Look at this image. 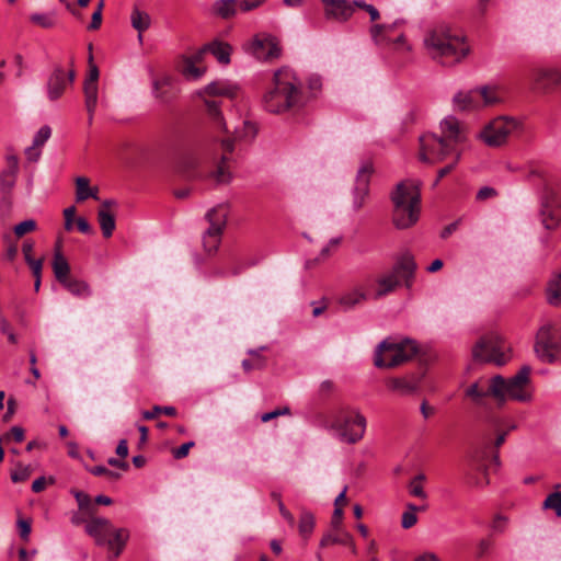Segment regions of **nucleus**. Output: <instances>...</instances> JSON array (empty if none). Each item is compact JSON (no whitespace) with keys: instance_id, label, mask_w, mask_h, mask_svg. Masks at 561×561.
Segmentation results:
<instances>
[{"instance_id":"60","label":"nucleus","mask_w":561,"mask_h":561,"mask_svg":"<svg viewBox=\"0 0 561 561\" xmlns=\"http://www.w3.org/2000/svg\"><path fill=\"white\" fill-rule=\"evenodd\" d=\"M35 278H39L42 275L43 260H33L27 263Z\"/></svg>"},{"instance_id":"23","label":"nucleus","mask_w":561,"mask_h":561,"mask_svg":"<svg viewBox=\"0 0 561 561\" xmlns=\"http://www.w3.org/2000/svg\"><path fill=\"white\" fill-rule=\"evenodd\" d=\"M466 397L470 398L471 401L480 408L486 407V399L491 396L490 392V379L476 381L471 383L465 391Z\"/></svg>"},{"instance_id":"16","label":"nucleus","mask_w":561,"mask_h":561,"mask_svg":"<svg viewBox=\"0 0 561 561\" xmlns=\"http://www.w3.org/2000/svg\"><path fill=\"white\" fill-rule=\"evenodd\" d=\"M95 543L107 550L113 558L121 554L129 535L126 528H87Z\"/></svg>"},{"instance_id":"15","label":"nucleus","mask_w":561,"mask_h":561,"mask_svg":"<svg viewBox=\"0 0 561 561\" xmlns=\"http://www.w3.org/2000/svg\"><path fill=\"white\" fill-rule=\"evenodd\" d=\"M542 222L547 229L556 228L561 221V181L549 180L545 184Z\"/></svg>"},{"instance_id":"4","label":"nucleus","mask_w":561,"mask_h":561,"mask_svg":"<svg viewBox=\"0 0 561 561\" xmlns=\"http://www.w3.org/2000/svg\"><path fill=\"white\" fill-rule=\"evenodd\" d=\"M428 55L444 66H454L465 59L469 51L466 37L446 24L432 27L424 37Z\"/></svg>"},{"instance_id":"11","label":"nucleus","mask_w":561,"mask_h":561,"mask_svg":"<svg viewBox=\"0 0 561 561\" xmlns=\"http://www.w3.org/2000/svg\"><path fill=\"white\" fill-rule=\"evenodd\" d=\"M520 122L514 117L499 116L489 122L478 136L489 147H501L511 135L520 130Z\"/></svg>"},{"instance_id":"3","label":"nucleus","mask_w":561,"mask_h":561,"mask_svg":"<svg viewBox=\"0 0 561 561\" xmlns=\"http://www.w3.org/2000/svg\"><path fill=\"white\" fill-rule=\"evenodd\" d=\"M306 103L307 96L300 79L286 67L274 72L271 84L262 95V105L271 114L296 112Z\"/></svg>"},{"instance_id":"57","label":"nucleus","mask_w":561,"mask_h":561,"mask_svg":"<svg viewBox=\"0 0 561 561\" xmlns=\"http://www.w3.org/2000/svg\"><path fill=\"white\" fill-rule=\"evenodd\" d=\"M263 2L264 0H240V8L247 12L260 7Z\"/></svg>"},{"instance_id":"40","label":"nucleus","mask_w":561,"mask_h":561,"mask_svg":"<svg viewBox=\"0 0 561 561\" xmlns=\"http://www.w3.org/2000/svg\"><path fill=\"white\" fill-rule=\"evenodd\" d=\"M543 508L552 510L558 517H561V492L550 493L543 501Z\"/></svg>"},{"instance_id":"13","label":"nucleus","mask_w":561,"mask_h":561,"mask_svg":"<svg viewBox=\"0 0 561 561\" xmlns=\"http://www.w3.org/2000/svg\"><path fill=\"white\" fill-rule=\"evenodd\" d=\"M337 431L342 440L355 444L364 437L366 431V419L358 411H341L331 425Z\"/></svg>"},{"instance_id":"9","label":"nucleus","mask_w":561,"mask_h":561,"mask_svg":"<svg viewBox=\"0 0 561 561\" xmlns=\"http://www.w3.org/2000/svg\"><path fill=\"white\" fill-rule=\"evenodd\" d=\"M416 353L417 346L412 340L392 342L387 339L378 344L374 364L378 368H394L412 359Z\"/></svg>"},{"instance_id":"56","label":"nucleus","mask_w":561,"mask_h":561,"mask_svg":"<svg viewBox=\"0 0 561 561\" xmlns=\"http://www.w3.org/2000/svg\"><path fill=\"white\" fill-rule=\"evenodd\" d=\"M76 225H77V228L78 230L81 232V233H84V234H91L93 232V229L91 227V225L89 224V221L83 218V217H78L76 219Z\"/></svg>"},{"instance_id":"63","label":"nucleus","mask_w":561,"mask_h":561,"mask_svg":"<svg viewBox=\"0 0 561 561\" xmlns=\"http://www.w3.org/2000/svg\"><path fill=\"white\" fill-rule=\"evenodd\" d=\"M38 148L39 147H34V145H32L25 149V156L30 161H36L39 158L41 151Z\"/></svg>"},{"instance_id":"43","label":"nucleus","mask_w":561,"mask_h":561,"mask_svg":"<svg viewBox=\"0 0 561 561\" xmlns=\"http://www.w3.org/2000/svg\"><path fill=\"white\" fill-rule=\"evenodd\" d=\"M161 413H164L165 415H169V416H175L176 415V410L174 407H159V405H154L152 408V410L150 411H145L142 413V416L144 419L146 420H152L154 419L158 414H161Z\"/></svg>"},{"instance_id":"2","label":"nucleus","mask_w":561,"mask_h":561,"mask_svg":"<svg viewBox=\"0 0 561 561\" xmlns=\"http://www.w3.org/2000/svg\"><path fill=\"white\" fill-rule=\"evenodd\" d=\"M197 96L204 102L208 119L213 127L222 133H232L233 139L228 138L234 145V140H252L257 133L256 125L248 119L241 122L230 129L222 112L221 98L234 99L238 94V88L227 81H214L206 85L203 90L196 92Z\"/></svg>"},{"instance_id":"24","label":"nucleus","mask_w":561,"mask_h":561,"mask_svg":"<svg viewBox=\"0 0 561 561\" xmlns=\"http://www.w3.org/2000/svg\"><path fill=\"white\" fill-rule=\"evenodd\" d=\"M421 377L412 375L411 377L391 378L387 381L390 390L402 396H409L416 392L420 388Z\"/></svg>"},{"instance_id":"10","label":"nucleus","mask_w":561,"mask_h":561,"mask_svg":"<svg viewBox=\"0 0 561 561\" xmlns=\"http://www.w3.org/2000/svg\"><path fill=\"white\" fill-rule=\"evenodd\" d=\"M508 346L497 333L482 336L472 347V357L476 362L504 365L510 356Z\"/></svg>"},{"instance_id":"34","label":"nucleus","mask_w":561,"mask_h":561,"mask_svg":"<svg viewBox=\"0 0 561 561\" xmlns=\"http://www.w3.org/2000/svg\"><path fill=\"white\" fill-rule=\"evenodd\" d=\"M98 221L104 238L112 237L116 227L114 214L111 211L98 210Z\"/></svg>"},{"instance_id":"44","label":"nucleus","mask_w":561,"mask_h":561,"mask_svg":"<svg viewBox=\"0 0 561 561\" xmlns=\"http://www.w3.org/2000/svg\"><path fill=\"white\" fill-rule=\"evenodd\" d=\"M32 473V469L30 466L18 465L14 470L11 472V480L14 483L26 481Z\"/></svg>"},{"instance_id":"45","label":"nucleus","mask_w":561,"mask_h":561,"mask_svg":"<svg viewBox=\"0 0 561 561\" xmlns=\"http://www.w3.org/2000/svg\"><path fill=\"white\" fill-rule=\"evenodd\" d=\"M36 229V221L34 219H27L14 227V233L18 238H22L24 234L30 233Z\"/></svg>"},{"instance_id":"64","label":"nucleus","mask_w":561,"mask_h":561,"mask_svg":"<svg viewBox=\"0 0 561 561\" xmlns=\"http://www.w3.org/2000/svg\"><path fill=\"white\" fill-rule=\"evenodd\" d=\"M316 523L312 513L304 512L300 516V525L299 526H313Z\"/></svg>"},{"instance_id":"61","label":"nucleus","mask_w":561,"mask_h":561,"mask_svg":"<svg viewBox=\"0 0 561 561\" xmlns=\"http://www.w3.org/2000/svg\"><path fill=\"white\" fill-rule=\"evenodd\" d=\"M33 249H34V243L31 242V241H25L23 243V247H22V251H23V254H24V259H25V262L28 263L31 261H33L34 259L32 257V252H33Z\"/></svg>"},{"instance_id":"19","label":"nucleus","mask_w":561,"mask_h":561,"mask_svg":"<svg viewBox=\"0 0 561 561\" xmlns=\"http://www.w3.org/2000/svg\"><path fill=\"white\" fill-rule=\"evenodd\" d=\"M75 78V72L71 70L68 73L61 67H57L49 76L47 81V94L50 101L58 100L68 84H71Z\"/></svg>"},{"instance_id":"27","label":"nucleus","mask_w":561,"mask_h":561,"mask_svg":"<svg viewBox=\"0 0 561 561\" xmlns=\"http://www.w3.org/2000/svg\"><path fill=\"white\" fill-rule=\"evenodd\" d=\"M205 49L214 55L220 64L227 65L230 62L231 46L229 44L214 41L205 45Z\"/></svg>"},{"instance_id":"36","label":"nucleus","mask_w":561,"mask_h":561,"mask_svg":"<svg viewBox=\"0 0 561 561\" xmlns=\"http://www.w3.org/2000/svg\"><path fill=\"white\" fill-rule=\"evenodd\" d=\"M548 301L558 306L561 304V273L557 274L548 284L547 288Z\"/></svg>"},{"instance_id":"50","label":"nucleus","mask_w":561,"mask_h":561,"mask_svg":"<svg viewBox=\"0 0 561 561\" xmlns=\"http://www.w3.org/2000/svg\"><path fill=\"white\" fill-rule=\"evenodd\" d=\"M425 479L423 474L416 476L411 482L410 492L412 495L417 497H424L425 493L423 491L422 481Z\"/></svg>"},{"instance_id":"17","label":"nucleus","mask_w":561,"mask_h":561,"mask_svg":"<svg viewBox=\"0 0 561 561\" xmlns=\"http://www.w3.org/2000/svg\"><path fill=\"white\" fill-rule=\"evenodd\" d=\"M247 51L259 60H273L280 56V47L276 37L260 34L247 46Z\"/></svg>"},{"instance_id":"47","label":"nucleus","mask_w":561,"mask_h":561,"mask_svg":"<svg viewBox=\"0 0 561 561\" xmlns=\"http://www.w3.org/2000/svg\"><path fill=\"white\" fill-rule=\"evenodd\" d=\"M492 424L495 427V430L497 431V436L494 440V446L496 448H499L502 444H504L508 432L514 430L516 426L514 424H512L511 426L507 427V430H501L500 421H497V420H493Z\"/></svg>"},{"instance_id":"42","label":"nucleus","mask_w":561,"mask_h":561,"mask_svg":"<svg viewBox=\"0 0 561 561\" xmlns=\"http://www.w3.org/2000/svg\"><path fill=\"white\" fill-rule=\"evenodd\" d=\"M183 75L187 79H198L204 73V68L198 67L192 59H186L183 65Z\"/></svg>"},{"instance_id":"53","label":"nucleus","mask_w":561,"mask_h":561,"mask_svg":"<svg viewBox=\"0 0 561 561\" xmlns=\"http://www.w3.org/2000/svg\"><path fill=\"white\" fill-rule=\"evenodd\" d=\"M416 522L417 517L415 514V507H411V510L403 513L401 526H414Z\"/></svg>"},{"instance_id":"26","label":"nucleus","mask_w":561,"mask_h":561,"mask_svg":"<svg viewBox=\"0 0 561 561\" xmlns=\"http://www.w3.org/2000/svg\"><path fill=\"white\" fill-rule=\"evenodd\" d=\"M480 95L481 94L478 93V89L470 90L468 92H459L454 96V105L456 108L461 111L480 108Z\"/></svg>"},{"instance_id":"18","label":"nucleus","mask_w":561,"mask_h":561,"mask_svg":"<svg viewBox=\"0 0 561 561\" xmlns=\"http://www.w3.org/2000/svg\"><path fill=\"white\" fill-rule=\"evenodd\" d=\"M374 173V167L370 161L364 162L357 171L355 186L353 188V207L358 210L363 207L369 193L370 178Z\"/></svg>"},{"instance_id":"38","label":"nucleus","mask_w":561,"mask_h":561,"mask_svg":"<svg viewBox=\"0 0 561 561\" xmlns=\"http://www.w3.org/2000/svg\"><path fill=\"white\" fill-rule=\"evenodd\" d=\"M249 354L252 358L242 360V367L245 373H250L254 369H262L265 366V358L260 355L257 351H250Z\"/></svg>"},{"instance_id":"41","label":"nucleus","mask_w":561,"mask_h":561,"mask_svg":"<svg viewBox=\"0 0 561 561\" xmlns=\"http://www.w3.org/2000/svg\"><path fill=\"white\" fill-rule=\"evenodd\" d=\"M72 494L75 495L78 506L81 511H85L88 513L93 512L94 504L88 493L83 491L73 490Z\"/></svg>"},{"instance_id":"35","label":"nucleus","mask_w":561,"mask_h":561,"mask_svg":"<svg viewBox=\"0 0 561 561\" xmlns=\"http://www.w3.org/2000/svg\"><path fill=\"white\" fill-rule=\"evenodd\" d=\"M237 0H218L214 4L215 13L222 19H229L233 16L237 12Z\"/></svg>"},{"instance_id":"48","label":"nucleus","mask_w":561,"mask_h":561,"mask_svg":"<svg viewBox=\"0 0 561 561\" xmlns=\"http://www.w3.org/2000/svg\"><path fill=\"white\" fill-rule=\"evenodd\" d=\"M51 129L49 126H43L38 129V131L35 134L33 139L34 147H42L50 137Z\"/></svg>"},{"instance_id":"49","label":"nucleus","mask_w":561,"mask_h":561,"mask_svg":"<svg viewBox=\"0 0 561 561\" xmlns=\"http://www.w3.org/2000/svg\"><path fill=\"white\" fill-rule=\"evenodd\" d=\"M88 49L90 51V54H89L90 70H89V76H88V78L85 79L84 82L98 83L99 69H98L96 65L93 64L92 44H89Z\"/></svg>"},{"instance_id":"1","label":"nucleus","mask_w":561,"mask_h":561,"mask_svg":"<svg viewBox=\"0 0 561 561\" xmlns=\"http://www.w3.org/2000/svg\"><path fill=\"white\" fill-rule=\"evenodd\" d=\"M442 135L425 134L420 138V159L426 163L450 161L438 170L434 186L458 164L467 141L465 126L454 116L440 123Z\"/></svg>"},{"instance_id":"25","label":"nucleus","mask_w":561,"mask_h":561,"mask_svg":"<svg viewBox=\"0 0 561 561\" xmlns=\"http://www.w3.org/2000/svg\"><path fill=\"white\" fill-rule=\"evenodd\" d=\"M54 275L58 283L62 284L70 278V265L67 259L61 253V247L58 242L55 248L54 257L51 262Z\"/></svg>"},{"instance_id":"52","label":"nucleus","mask_w":561,"mask_h":561,"mask_svg":"<svg viewBox=\"0 0 561 561\" xmlns=\"http://www.w3.org/2000/svg\"><path fill=\"white\" fill-rule=\"evenodd\" d=\"M290 414V409L288 407H284L282 409H276L274 411H271V412H267V413H264L262 416H261V421L266 423L279 415H288Z\"/></svg>"},{"instance_id":"55","label":"nucleus","mask_w":561,"mask_h":561,"mask_svg":"<svg viewBox=\"0 0 561 561\" xmlns=\"http://www.w3.org/2000/svg\"><path fill=\"white\" fill-rule=\"evenodd\" d=\"M194 446V442H187L182 444L179 448L173 451L175 459H182L187 456L190 448Z\"/></svg>"},{"instance_id":"51","label":"nucleus","mask_w":561,"mask_h":561,"mask_svg":"<svg viewBox=\"0 0 561 561\" xmlns=\"http://www.w3.org/2000/svg\"><path fill=\"white\" fill-rule=\"evenodd\" d=\"M354 5L355 8H360V9H364L365 11H367V13L369 14L370 16V21H376L379 19V11L371 4H367L365 3L364 1H354Z\"/></svg>"},{"instance_id":"46","label":"nucleus","mask_w":561,"mask_h":561,"mask_svg":"<svg viewBox=\"0 0 561 561\" xmlns=\"http://www.w3.org/2000/svg\"><path fill=\"white\" fill-rule=\"evenodd\" d=\"M88 470L93 476H105L108 480H118L121 478V473L112 471L104 466H95L92 468H88Z\"/></svg>"},{"instance_id":"21","label":"nucleus","mask_w":561,"mask_h":561,"mask_svg":"<svg viewBox=\"0 0 561 561\" xmlns=\"http://www.w3.org/2000/svg\"><path fill=\"white\" fill-rule=\"evenodd\" d=\"M397 26L393 24H375L370 27V35L374 42L379 46H388L390 44H398L403 42V34L399 33L392 36V33Z\"/></svg>"},{"instance_id":"22","label":"nucleus","mask_w":561,"mask_h":561,"mask_svg":"<svg viewBox=\"0 0 561 561\" xmlns=\"http://www.w3.org/2000/svg\"><path fill=\"white\" fill-rule=\"evenodd\" d=\"M325 4V13L328 16L340 21H346L352 16L355 5L347 0H322Z\"/></svg>"},{"instance_id":"14","label":"nucleus","mask_w":561,"mask_h":561,"mask_svg":"<svg viewBox=\"0 0 561 561\" xmlns=\"http://www.w3.org/2000/svg\"><path fill=\"white\" fill-rule=\"evenodd\" d=\"M228 217V208L225 205H218L206 214L208 228L203 233V247L205 252L214 254L217 252L221 236L225 230Z\"/></svg>"},{"instance_id":"5","label":"nucleus","mask_w":561,"mask_h":561,"mask_svg":"<svg viewBox=\"0 0 561 561\" xmlns=\"http://www.w3.org/2000/svg\"><path fill=\"white\" fill-rule=\"evenodd\" d=\"M221 156L215 170L210 172H204L202 164L206 159V154L199 150H186L184 151L178 161L179 169L195 178H209L217 184L228 183L231 179V174L228 170L227 162L229 161V154L233 151V144L229 139H222L220 142Z\"/></svg>"},{"instance_id":"30","label":"nucleus","mask_w":561,"mask_h":561,"mask_svg":"<svg viewBox=\"0 0 561 561\" xmlns=\"http://www.w3.org/2000/svg\"><path fill=\"white\" fill-rule=\"evenodd\" d=\"M84 96H85V107L88 111V122L92 124L93 114L95 112L96 103H98V83L84 82Z\"/></svg>"},{"instance_id":"62","label":"nucleus","mask_w":561,"mask_h":561,"mask_svg":"<svg viewBox=\"0 0 561 561\" xmlns=\"http://www.w3.org/2000/svg\"><path fill=\"white\" fill-rule=\"evenodd\" d=\"M46 484H47V482H46L45 477H41V478H38V479L33 481V483H32V491L34 493H39V492L45 490Z\"/></svg>"},{"instance_id":"33","label":"nucleus","mask_w":561,"mask_h":561,"mask_svg":"<svg viewBox=\"0 0 561 561\" xmlns=\"http://www.w3.org/2000/svg\"><path fill=\"white\" fill-rule=\"evenodd\" d=\"M350 542L351 537L343 530V528H330L321 540L322 546H329L332 543L348 545Z\"/></svg>"},{"instance_id":"31","label":"nucleus","mask_w":561,"mask_h":561,"mask_svg":"<svg viewBox=\"0 0 561 561\" xmlns=\"http://www.w3.org/2000/svg\"><path fill=\"white\" fill-rule=\"evenodd\" d=\"M478 93L482 94L479 98L480 106H493L502 102V95L495 87H482L478 89Z\"/></svg>"},{"instance_id":"37","label":"nucleus","mask_w":561,"mask_h":561,"mask_svg":"<svg viewBox=\"0 0 561 561\" xmlns=\"http://www.w3.org/2000/svg\"><path fill=\"white\" fill-rule=\"evenodd\" d=\"M76 184V202L82 203L89 198L91 191L90 180L85 176H78L75 180Z\"/></svg>"},{"instance_id":"39","label":"nucleus","mask_w":561,"mask_h":561,"mask_svg":"<svg viewBox=\"0 0 561 561\" xmlns=\"http://www.w3.org/2000/svg\"><path fill=\"white\" fill-rule=\"evenodd\" d=\"M30 20L43 28H51L56 24L53 13H34L30 16Z\"/></svg>"},{"instance_id":"12","label":"nucleus","mask_w":561,"mask_h":561,"mask_svg":"<svg viewBox=\"0 0 561 561\" xmlns=\"http://www.w3.org/2000/svg\"><path fill=\"white\" fill-rule=\"evenodd\" d=\"M535 352L546 363H552L561 357V327L546 323L536 335Z\"/></svg>"},{"instance_id":"7","label":"nucleus","mask_w":561,"mask_h":561,"mask_svg":"<svg viewBox=\"0 0 561 561\" xmlns=\"http://www.w3.org/2000/svg\"><path fill=\"white\" fill-rule=\"evenodd\" d=\"M530 371L529 366H523L516 375L508 379L501 375H495L490 379V392L499 407H502L507 400L527 402L531 399Z\"/></svg>"},{"instance_id":"8","label":"nucleus","mask_w":561,"mask_h":561,"mask_svg":"<svg viewBox=\"0 0 561 561\" xmlns=\"http://www.w3.org/2000/svg\"><path fill=\"white\" fill-rule=\"evenodd\" d=\"M416 267L414 257L410 253L401 255L392 270L377 279L378 289L375 294L376 298L386 296L401 284H404L407 288H411Z\"/></svg>"},{"instance_id":"6","label":"nucleus","mask_w":561,"mask_h":561,"mask_svg":"<svg viewBox=\"0 0 561 561\" xmlns=\"http://www.w3.org/2000/svg\"><path fill=\"white\" fill-rule=\"evenodd\" d=\"M393 204L392 221L398 229H408L416 224L420 217V184L405 180L397 184L391 193Z\"/></svg>"},{"instance_id":"29","label":"nucleus","mask_w":561,"mask_h":561,"mask_svg":"<svg viewBox=\"0 0 561 561\" xmlns=\"http://www.w3.org/2000/svg\"><path fill=\"white\" fill-rule=\"evenodd\" d=\"M367 295L365 290L360 287H356L350 291L344 293L340 297V305L345 309H352L355 306L359 305L364 300H366Z\"/></svg>"},{"instance_id":"20","label":"nucleus","mask_w":561,"mask_h":561,"mask_svg":"<svg viewBox=\"0 0 561 561\" xmlns=\"http://www.w3.org/2000/svg\"><path fill=\"white\" fill-rule=\"evenodd\" d=\"M19 174V158L16 154L8 153L5 156V167L0 172V191L3 198L9 196L15 186Z\"/></svg>"},{"instance_id":"58","label":"nucleus","mask_w":561,"mask_h":561,"mask_svg":"<svg viewBox=\"0 0 561 561\" xmlns=\"http://www.w3.org/2000/svg\"><path fill=\"white\" fill-rule=\"evenodd\" d=\"M272 496L277 501L278 503V507H279V512L280 514L285 517V519L291 524L294 523V517L293 515L285 508L283 502L280 501V497H279V494H276V493H273Z\"/></svg>"},{"instance_id":"54","label":"nucleus","mask_w":561,"mask_h":561,"mask_svg":"<svg viewBox=\"0 0 561 561\" xmlns=\"http://www.w3.org/2000/svg\"><path fill=\"white\" fill-rule=\"evenodd\" d=\"M496 194L497 193L493 187L484 186L478 191L476 198L478 201H485L488 198L496 196Z\"/></svg>"},{"instance_id":"28","label":"nucleus","mask_w":561,"mask_h":561,"mask_svg":"<svg viewBox=\"0 0 561 561\" xmlns=\"http://www.w3.org/2000/svg\"><path fill=\"white\" fill-rule=\"evenodd\" d=\"M130 22L133 27L138 31V39L139 42L142 41V32L147 31L150 27L151 24V18L150 15L141 11L137 8H135L130 14Z\"/></svg>"},{"instance_id":"32","label":"nucleus","mask_w":561,"mask_h":561,"mask_svg":"<svg viewBox=\"0 0 561 561\" xmlns=\"http://www.w3.org/2000/svg\"><path fill=\"white\" fill-rule=\"evenodd\" d=\"M61 285L73 296L84 298L91 295L90 286L83 280L70 277Z\"/></svg>"},{"instance_id":"59","label":"nucleus","mask_w":561,"mask_h":561,"mask_svg":"<svg viewBox=\"0 0 561 561\" xmlns=\"http://www.w3.org/2000/svg\"><path fill=\"white\" fill-rule=\"evenodd\" d=\"M102 24V13H100V10H95L91 18V23L88 26V30L95 31L99 30Z\"/></svg>"}]
</instances>
